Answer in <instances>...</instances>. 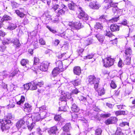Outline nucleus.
I'll use <instances>...</instances> for the list:
<instances>
[{
	"label": "nucleus",
	"mask_w": 135,
	"mask_h": 135,
	"mask_svg": "<svg viewBox=\"0 0 135 135\" xmlns=\"http://www.w3.org/2000/svg\"><path fill=\"white\" fill-rule=\"evenodd\" d=\"M100 79L96 78L94 75H91L88 76L87 78V81L89 84L92 85H94V88L95 90H97Z\"/></svg>",
	"instance_id": "f257e3e1"
},
{
	"label": "nucleus",
	"mask_w": 135,
	"mask_h": 135,
	"mask_svg": "<svg viewBox=\"0 0 135 135\" xmlns=\"http://www.w3.org/2000/svg\"><path fill=\"white\" fill-rule=\"evenodd\" d=\"M0 122L2 124L1 129L3 131H4L5 129H8L10 128L9 125L11 123L10 120L4 118Z\"/></svg>",
	"instance_id": "f03ea898"
},
{
	"label": "nucleus",
	"mask_w": 135,
	"mask_h": 135,
	"mask_svg": "<svg viewBox=\"0 0 135 135\" xmlns=\"http://www.w3.org/2000/svg\"><path fill=\"white\" fill-rule=\"evenodd\" d=\"M78 9L80 12L78 16V17L80 19H83L84 21L88 20L89 18V16L88 15L83 11L82 8L79 6L78 7Z\"/></svg>",
	"instance_id": "7ed1b4c3"
},
{
	"label": "nucleus",
	"mask_w": 135,
	"mask_h": 135,
	"mask_svg": "<svg viewBox=\"0 0 135 135\" xmlns=\"http://www.w3.org/2000/svg\"><path fill=\"white\" fill-rule=\"evenodd\" d=\"M113 59L110 57H108L102 60V61L104 63V66L105 67H107L113 65L114 62Z\"/></svg>",
	"instance_id": "20e7f679"
},
{
	"label": "nucleus",
	"mask_w": 135,
	"mask_h": 135,
	"mask_svg": "<svg viewBox=\"0 0 135 135\" xmlns=\"http://www.w3.org/2000/svg\"><path fill=\"white\" fill-rule=\"evenodd\" d=\"M46 112H43L40 114L38 113H36L34 114L33 115V120L35 121H38L41 119H43L46 117L45 115H45Z\"/></svg>",
	"instance_id": "39448f33"
},
{
	"label": "nucleus",
	"mask_w": 135,
	"mask_h": 135,
	"mask_svg": "<svg viewBox=\"0 0 135 135\" xmlns=\"http://www.w3.org/2000/svg\"><path fill=\"white\" fill-rule=\"evenodd\" d=\"M68 26L71 29L75 28L77 29H80L83 27V26L79 22H75L73 23L69 22Z\"/></svg>",
	"instance_id": "423d86ee"
},
{
	"label": "nucleus",
	"mask_w": 135,
	"mask_h": 135,
	"mask_svg": "<svg viewBox=\"0 0 135 135\" xmlns=\"http://www.w3.org/2000/svg\"><path fill=\"white\" fill-rule=\"evenodd\" d=\"M28 63V61L27 60L25 59H22L21 62V65L24 66V69L25 71L31 68V66Z\"/></svg>",
	"instance_id": "0eeeda50"
},
{
	"label": "nucleus",
	"mask_w": 135,
	"mask_h": 135,
	"mask_svg": "<svg viewBox=\"0 0 135 135\" xmlns=\"http://www.w3.org/2000/svg\"><path fill=\"white\" fill-rule=\"evenodd\" d=\"M100 6L97 1H94L90 2L89 4V7L93 9H98Z\"/></svg>",
	"instance_id": "6e6552de"
},
{
	"label": "nucleus",
	"mask_w": 135,
	"mask_h": 135,
	"mask_svg": "<svg viewBox=\"0 0 135 135\" xmlns=\"http://www.w3.org/2000/svg\"><path fill=\"white\" fill-rule=\"evenodd\" d=\"M50 63L47 61H45L42 63L39 69L41 71H46L47 70L48 67Z\"/></svg>",
	"instance_id": "1a4fd4ad"
},
{
	"label": "nucleus",
	"mask_w": 135,
	"mask_h": 135,
	"mask_svg": "<svg viewBox=\"0 0 135 135\" xmlns=\"http://www.w3.org/2000/svg\"><path fill=\"white\" fill-rule=\"evenodd\" d=\"M16 126L17 128V130H18L19 129L21 128L24 129L26 128V125L25 121L23 120H21L18 121L16 124Z\"/></svg>",
	"instance_id": "9d476101"
},
{
	"label": "nucleus",
	"mask_w": 135,
	"mask_h": 135,
	"mask_svg": "<svg viewBox=\"0 0 135 135\" xmlns=\"http://www.w3.org/2000/svg\"><path fill=\"white\" fill-rule=\"evenodd\" d=\"M117 121V119L115 117H111L105 121V123L107 125L111 124H113L116 122Z\"/></svg>",
	"instance_id": "9b49d317"
},
{
	"label": "nucleus",
	"mask_w": 135,
	"mask_h": 135,
	"mask_svg": "<svg viewBox=\"0 0 135 135\" xmlns=\"http://www.w3.org/2000/svg\"><path fill=\"white\" fill-rule=\"evenodd\" d=\"M58 130L57 127L56 126H54L50 128L48 131V133L50 134H56Z\"/></svg>",
	"instance_id": "f8f14e48"
},
{
	"label": "nucleus",
	"mask_w": 135,
	"mask_h": 135,
	"mask_svg": "<svg viewBox=\"0 0 135 135\" xmlns=\"http://www.w3.org/2000/svg\"><path fill=\"white\" fill-rule=\"evenodd\" d=\"M56 66L58 67L57 68L60 70L61 71H62L65 70L64 68L63 62L60 61H58L56 62Z\"/></svg>",
	"instance_id": "ddd939ff"
},
{
	"label": "nucleus",
	"mask_w": 135,
	"mask_h": 135,
	"mask_svg": "<svg viewBox=\"0 0 135 135\" xmlns=\"http://www.w3.org/2000/svg\"><path fill=\"white\" fill-rule=\"evenodd\" d=\"M110 29L113 32L118 31L119 30V26L117 24H112L110 25Z\"/></svg>",
	"instance_id": "4468645a"
},
{
	"label": "nucleus",
	"mask_w": 135,
	"mask_h": 135,
	"mask_svg": "<svg viewBox=\"0 0 135 135\" xmlns=\"http://www.w3.org/2000/svg\"><path fill=\"white\" fill-rule=\"evenodd\" d=\"M73 72L74 74L79 75L81 73V69L80 67H75L73 69Z\"/></svg>",
	"instance_id": "2eb2a0df"
},
{
	"label": "nucleus",
	"mask_w": 135,
	"mask_h": 135,
	"mask_svg": "<svg viewBox=\"0 0 135 135\" xmlns=\"http://www.w3.org/2000/svg\"><path fill=\"white\" fill-rule=\"evenodd\" d=\"M67 7L65 8H59V9L56 12V13L57 14V15L59 16L60 15H62L64 14L65 10H66Z\"/></svg>",
	"instance_id": "dca6fc26"
},
{
	"label": "nucleus",
	"mask_w": 135,
	"mask_h": 135,
	"mask_svg": "<svg viewBox=\"0 0 135 135\" xmlns=\"http://www.w3.org/2000/svg\"><path fill=\"white\" fill-rule=\"evenodd\" d=\"M61 104L62 105L59 107V110L64 112L66 111H67V106L66 105V102H64V103H61Z\"/></svg>",
	"instance_id": "f3484780"
},
{
	"label": "nucleus",
	"mask_w": 135,
	"mask_h": 135,
	"mask_svg": "<svg viewBox=\"0 0 135 135\" xmlns=\"http://www.w3.org/2000/svg\"><path fill=\"white\" fill-rule=\"evenodd\" d=\"M71 128V124L70 123H66L63 127V129L64 131L67 132L70 130Z\"/></svg>",
	"instance_id": "a211bd4d"
},
{
	"label": "nucleus",
	"mask_w": 135,
	"mask_h": 135,
	"mask_svg": "<svg viewBox=\"0 0 135 135\" xmlns=\"http://www.w3.org/2000/svg\"><path fill=\"white\" fill-rule=\"evenodd\" d=\"M17 27V26L16 24L9 23L7 29L12 30L15 29Z\"/></svg>",
	"instance_id": "6ab92c4d"
},
{
	"label": "nucleus",
	"mask_w": 135,
	"mask_h": 135,
	"mask_svg": "<svg viewBox=\"0 0 135 135\" xmlns=\"http://www.w3.org/2000/svg\"><path fill=\"white\" fill-rule=\"evenodd\" d=\"M116 3H114L112 1L108 4H106V6L105 5L104 7L106 9H108L110 7H117Z\"/></svg>",
	"instance_id": "aec40b11"
},
{
	"label": "nucleus",
	"mask_w": 135,
	"mask_h": 135,
	"mask_svg": "<svg viewBox=\"0 0 135 135\" xmlns=\"http://www.w3.org/2000/svg\"><path fill=\"white\" fill-rule=\"evenodd\" d=\"M95 36L100 42L102 43L103 42L104 37L103 35L98 34Z\"/></svg>",
	"instance_id": "412c9836"
},
{
	"label": "nucleus",
	"mask_w": 135,
	"mask_h": 135,
	"mask_svg": "<svg viewBox=\"0 0 135 135\" xmlns=\"http://www.w3.org/2000/svg\"><path fill=\"white\" fill-rule=\"evenodd\" d=\"M31 106L27 103H25V104L24 109L25 110L28 112H30L32 110Z\"/></svg>",
	"instance_id": "4be33fe9"
},
{
	"label": "nucleus",
	"mask_w": 135,
	"mask_h": 135,
	"mask_svg": "<svg viewBox=\"0 0 135 135\" xmlns=\"http://www.w3.org/2000/svg\"><path fill=\"white\" fill-rule=\"evenodd\" d=\"M60 71V70L57 68H56L54 69L52 71V74L54 76H56L57 75L59 74Z\"/></svg>",
	"instance_id": "5701e85b"
},
{
	"label": "nucleus",
	"mask_w": 135,
	"mask_h": 135,
	"mask_svg": "<svg viewBox=\"0 0 135 135\" xmlns=\"http://www.w3.org/2000/svg\"><path fill=\"white\" fill-rule=\"evenodd\" d=\"M71 109L74 112L76 113L78 112L79 110V108L74 103L73 104H72L71 107Z\"/></svg>",
	"instance_id": "b1692460"
},
{
	"label": "nucleus",
	"mask_w": 135,
	"mask_h": 135,
	"mask_svg": "<svg viewBox=\"0 0 135 135\" xmlns=\"http://www.w3.org/2000/svg\"><path fill=\"white\" fill-rule=\"evenodd\" d=\"M125 54L126 56L130 57L132 54L131 49L130 47H128L125 50Z\"/></svg>",
	"instance_id": "393cba45"
},
{
	"label": "nucleus",
	"mask_w": 135,
	"mask_h": 135,
	"mask_svg": "<svg viewBox=\"0 0 135 135\" xmlns=\"http://www.w3.org/2000/svg\"><path fill=\"white\" fill-rule=\"evenodd\" d=\"M56 4L58 5L59 8H65L66 7V6L64 5L62 3V2L60 0H57L56 1Z\"/></svg>",
	"instance_id": "a878e982"
},
{
	"label": "nucleus",
	"mask_w": 135,
	"mask_h": 135,
	"mask_svg": "<svg viewBox=\"0 0 135 135\" xmlns=\"http://www.w3.org/2000/svg\"><path fill=\"white\" fill-rule=\"evenodd\" d=\"M62 62L64 69L65 70L70 64V62L68 60H66L63 61Z\"/></svg>",
	"instance_id": "bb28decb"
},
{
	"label": "nucleus",
	"mask_w": 135,
	"mask_h": 135,
	"mask_svg": "<svg viewBox=\"0 0 135 135\" xmlns=\"http://www.w3.org/2000/svg\"><path fill=\"white\" fill-rule=\"evenodd\" d=\"M12 42L13 44L16 45L17 47H19L21 46L19 40L16 38H15L14 40H12Z\"/></svg>",
	"instance_id": "cd10ccee"
},
{
	"label": "nucleus",
	"mask_w": 135,
	"mask_h": 135,
	"mask_svg": "<svg viewBox=\"0 0 135 135\" xmlns=\"http://www.w3.org/2000/svg\"><path fill=\"white\" fill-rule=\"evenodd\" d=\"M98 94L100 96H102L104 95L105 93V90L104 88H100L99 89L98 91Z\"/></svg>",
	"instance_id": "c85d7f7f"
},
{
	"label": "nucleus",
	"mask_w": 135,
	"mask_h": 135,
	"mask_svg": "<svg viewBox=\"0 0 135 135\" xmlns=\"http://www.w3.org/2000/svg\"><path fill=\"white\" fill-rule=\"evenodd\" d=\"M25 100V97L24 96H21V99L20 101L17 102V104L21 105V104H23Z\"/></svg>",
	"instance_id": "c756f323"
},
{
	"label": "nucleus",
	"mask_w": 135,
	"mask_h": 135,
	"mask_svg": "<svg viewBox=\"0 0 135 135\" xmlns=\"http://www.w3.org/2000/svg\"><path fill=\"white\" fill-rule=\"evenodd\" d=\"M126 58L125 60L124 61V62L126 65H129L130 64L131 61L130 56L129 57L126 56Z\"/></svg>",
	"instance_id": "7c9ffc66"
},
{
	"label": "nucleus",
	"mask_w": 135,
	"mask_h": 135,
	"mask_svg": "<svg viewBox=\"0 0 135 135\" xmlns=\"http://www.w3.org/2000/svg\"><path fill=\"white\" fill-rule=\"evenodd\" d=\"M31 85V83H29L28 84H25L23 85L24 89L26 91L28 90L29 89H30V86Z\"/></svg>",
	"instance_id": "2f4dec72"
},
{
	"label": "nucleus",
	"mask_w": 135,
	"mask_h": 135,
	"mask_svg": "<svg viewBox=\"0 0 135 135\" xmlns=\"http://www.w3.org/2000/svg\"><path fill=\"white\" fill-rule=\"evenodd\" d=\"M95 29H102L103 28V26L99 23H97L95 26Z\"/></svg>",
	"instance_id": "473e14b6"
},
{
	"label": "nucleus",
	"mask_w": 135,
	"mask_h": 135,
	"mask_svg": "<svg viewBox=\"0 0 135 135\" xmlns=\"http://www.w3.org/2000/svg\"><path fill=\"white\" fill-rule=\"evenodd\" d=\"M75 4L73 2H71L69 4V8L72 10H74L75 8Z\"/></svg>",
	"instance_id": "72a5a7b5"
},
{
	"label": "nucleus",
	"mask_w": 135,
	"mask_h": 135,
	"mask_svg": "<svg viewBox=\"0 0 135 135\" xmlns=\"http://www.w3.org/2000/svg\"><path fill=\"white\" fill-rule=\"evenodd\" d=\"M102 131V130L100 128L96 129L95 131V135H101Z\"/></svg>",
	"instance_id": "f704fd0d"
},
{
	"label": "nucleus",
	"mask_w": 135,
	"mask_h": 135,
	"mask_svg": "<svg viewBox=\"0 0 135 135\" xmlns=\"http://www.w3.org/2000/svg\"><path fill=\"white\" fill-rule=\"evenodd\" d=\"M116 115H124L125 114V112L124 111H117L115 112Z\"/></svg>",
	"instance_id": "c9c22d12"
},
{
	"label": "nucleus",
	"mask_w": 135,
	"mask_h": 135,
	"mask_svg": "<svg viewBox=\"0 0 135 135\" xmlns=\"http://www.w3.org/2000/svg\"><path fill=\"white\" fill-rule=\"evenodd\" d=\"M81 81L79 80H76L73 81L72 84L74 86H78L80 84Z\"/></svg>",
	"instance_id": "e433bc0d"
},
{
	"label": "nucleus",
	"mask_w": 135,
	"mask_h": 135,
	"mask_svg": "<svg viewBox=\"0 0 135 135\" xmlns=\"http://www.w3.org/2000/svg\"><path fill=\"white\" fill-rule=\"evenodd\" d=\"M11 18L9 16L5 15L3 16L2 17V20L3 21L4 20H11Z\"/></svg>",
	"instance_id": "4c0bfd02"
},
{
	"label": "nucleus",
	"mask_w": 135,
	"mask_h": 135,
	"mask_svg": "<svg viewBox=\"0 0 135 135\" xmlns=\"http://www.w3.org/2000/svg\"><path fill=\"white\" fill-rule=\"evenodd\" d=\"M77 113H72L71 116L72 119H76L79 117V114Z\"/></svg>",
	"instance_id": "58836bf2"
},
{
	"label": "nucleus",
	"mask_w": 135,
	"mask_h": 135,
	"mask_svg": "<svg viewBox=\"0 0 135 135\" xmlns=\"http://www.w3.org/2000/svg\"><path fill=\"white\" fill-rule=\"evenodd\" d=\"M80 101L82 103H85L86 101V98L82 96H80L79 97Z\"/></svg>",
	"instance_id": "ea45409f"
},
{
	"label": "nucleus",
	"mask_w": 135,
	"mask_h": 135,
	"mask_svg": "<svg viewBox=\"0 0 135 135\" xmlns=\"http://www.w3.org/2000/svg\"><path fill=\"white\" fill-rule=\"evenodd\" d=\"M33 84L31 85V87H30V89L31 90H34L36 89L37 88V85L36 83H33Z\"/></svg>",
	"instance_id": "a19ab883"
},
{
	"label": "nucleus",
	"mask_w": 135,
	"mask_h": 135,
	"mask_svg": "<svg viewBox=\"0 0 135 135\" xmlns=\"http://www.w3.org/2000/svg\"><path fill=\"white\" fill-rule=\"evenodd\" d=\"M110 115V113L106 114V113H102L100 115V117H101L103 118H106L109 117Z\"/></svg>",
	"instance_id": "79ce46f5"
},
{
	"label": "nucleus",
	"mask_w": 135,
	"mask_h": 135,
	"mask_svg": "<svg viewBox=\"0 0 135 135\" xmlns=\"http://www.w3.org/2000/svg\"><path fill=\"white\" fill-rule=\"evenodd\" d=\"M58 6V5L55 4L54 5L52 8V9L56 13L59 9V7Z\"/></svg>",
	"instance_id": "37998d69"
},
{
	"label": "nucleus",
	"mask_w": 135,
	"mask_h": 135,
	"mask_svg": "<svg viewBox=\"0 0 135 135\" xmlns=\"http://www.w3.org/2000/svg\"><path fill=\"white\" fill-rule=\"evenodd\" d=\"M106 17L104 15H102L100 16L99 18V20L102 22H104L106 21Z\"/></svg>",
	"instance_id": "c03bdc74"
},
{
	"label": "nucleus",
	"mask_w": 135,
	"mask_h": 135,
	"mask_svg": "<svg viewBox=\"0 0 135 135\" xmlns=\"http://www.w3.org/2000/svg\"><path fill=\"white\" fill-rule=\"evenodd\" d=\"M7 119H11L14 118V116L11 113H8L6 116Z\"/></svg>",
	"instance_id": "a18cd8bd"
},
{
	"label": "nucleus",
	"mask_w": 135,
	"mask_h": 135,
	"mask_svg": "<svg viewBox=\"0 0 135 135\" xmlns=\"http://www.w3.org/2000/svg\"><path fill=\"white\" fill-rule=\"evenodd\" d=\"M119 20V16L113 18L110 20V22H117Z\"/></svg>",
	"instance_id": "49530a36"
},
{
	"label": "nucleus",
	"mask_w": 135,
	"mask_h": 135,
	"mask_svg": "<svg viewBox=\"0 0 135 135\" xmlns=\"http://www.w3.org/2000/svg\"><path fill=\"white\" fill-rule=\"evenodd\" d=\"M39 43L42 45H45L46 42L45 40L42 38H40L39 40Z\"/></svg>",
	"instance_id": "de8ad7c7"
},
{
	"label": "nucleus",
	"mask_w": 135,
	"mask_h": 135,
	"mask_svg": "<svg viewBox=\"0 0 135 135\" xmlns=\"http://www.w3.org/2000/svg\"><path fill=\"white\" fill-rule=\"evenodd\" d=\"M106 36H108L109 37H111L113 35L109 31H106V32L105 33Z\"/></svg>",
	"instance_id": "09e8293b"
},
{
	"label": "nucleus",
	"mask_w": 135,
	"mask_h": 135,
	"mask_svg": "<svg viewBox=\"0 0 135 135\" xmlns=\"http://www.w3.org/2000/svg\"><path fill=\"white\" fill-rule=\"evenodd\" d=\"M110 86L113 89L117 87V85L115 82L113 81H111Z\"/></svg>",
	"instance_id": "8fccbe9b"
},
{
	"label": "nucleus",
	"mask_w": 135,
	"mask_h": 135,
	"mask_svg": "<svg viewBox=\"0 0 135 135\" xmlns=\"http://www.w3.org/2000/svg\"><path fill=\"white\" fill-rule=\"evenodd\" d=\"M65 98V97L63 96L61 97L60 98V100L61 102H60L59 103V104L61 103H64V102H65L66 100Z\"/></svg>",
	"instance_id": "3c124183"
},
{
	"label": "nucleus",
	"mask_w": 135,
	"mask_h": 135,
	"mask_svg": "<svg viewBox=\"0 0 135 135\" xmlns=\"http://www.w3.org/2000/svg\"><path fill=\"white\" fill-rule=\"evenodd\" d=\"M129 123L126 122H123L120 124V126L121 127H123L126 125L129 126Z\"/></svg>",
	"instance_id": "603ef678"
},
{
	"label": "nucleus",
	"mask_w": 135,
	"mask_h": 135,
	"mask_svg": "<svg viewBox=\"0 0 135 135\" xmlns=\"http://www.w3.org/2000/svg\"><path fill=\"white\" fill-rule=\"evenodd\" d=\"M18 73V71L15 70L11 73V74L9 76L10 77H12L14 76Z\"/></svg>",
	"instance_id": "864d4df0"
},
{
	"label": "nucleus",
	"mask_w": 135,
	"mask_h": 135,
	"mask_svg": "<svg viewBox=\"0 0 135 135\" xmlns=\"http://www.w3.org/2000/svg\"><path fill=\"white\" fill-rule=\"evenodd\" d=\"M61 116L59 115H56L55 116L54 119L56 121H59L61 119Z\"/></svg>",
	"instance_id": "5fc2aeb1"
},
{
	"label": "nucleus",
	"mask_w": 135,
	"mask_h": 135,
	"mask_svg": "<svg viewBox=\"0 0 135 135\" xmlns=\"http://www.w3.org/2000/svg\"><path fill=\"white\" fill-rule=\"evenodd\" d=\"M12 5L13 8H16L18 6V4L17 3L15 2H12Z\"/></svg>",
	"instance_id": "6e6d98bb"
},
{
	"label": "nucleus",
	"mask_w": 135,
	"mask_h": 135,
	"mask_svg": "<svg viewBox=\"0 0 135 135\" xmlns=\"http://www.w3.org/2000/svg\"><path fill=\"white\" fill-rule=\"evenodd\" d=\"M127 21L126 19H124L121 22V24L124 25H127Z\"/></svg>",
	"instance_id": "4d7b16f0"
},
{
	"label": "nucleus",
	"mask_w": 135,
	"mask_h": 135,
	"mask_svg": "<svg viewBox=\"0 0 135 135\" xmlns=\"http://www.w3.org/2000/svg\"><path fill=\"white\" fill-rule=\"evenodd\" d=\"M46 27L48 28L49 30L52 32L53 33H54L56 32V31L55 30L53 29H52L49 26L47 25L46 26Z\"/></svg>",
	"instance_id": "13d9d810"
},
{
	"label": "nucleus",
	"mask_w": 135,
	"mask_h": 135,
	"mask_svg": "<svg viewBox=\"0 0 135 135\" xmlns=\"http://www.w3.org/2000/svg\"><path fill=\"white\" fill-rule=\"evenodd\" d=\"M37 86H39L40 87L42 86L44 84L43 82L41 81L40 82H38L37 83H36Z\"/></svg>",
	"instance_id": "bf43d9fd"
},
{
	"label": "nucleus",
	"mask_w": 135,
	"mask_h": 135,
	"mask_svg": "<svg viewBox=\"0 0 135 135\" xmlns=\"http://www.w3.org/2000/svg\"><path fill=\"white\" fill-rule=\"evenodd\" d=\"M123 64V63L122 61L120 59L118 63V66L119 67H121L122 66Z\"/></svg>",
	"instance_id": "052dcab7"
},
{
	"label": "nucleus",
	"mask_w": 135,
	"mask_h": 135,
	"mask_svg": "<svg viewBox=\"0 0 135 135\" xmlns=\"http://www.w3.org/2000/svg\"><path fill=\"white\" fill-rule=\"evenodd\" d=\"M39 61L38 59L36 57H35L34 60V64H36Z\"/></svg>",
	"instance_id": "680f3d73"
},
{
	"label": "nucleus",
	"mask_w": 135,
	"mask_h": 135,
	"mask_svg": "<svg viewBox=\"0 0 135 135\" xmlns=\"http://www.w3.org/2000/svg\"><path fill=\"white\" fill-rule=\"evenodd\" d=\"M106 105L109 108H112L113 107V105L108 103L106 104Z\"/></svg>",
	"instance_id": "e2e57ef3"
},
{
	"label": "nucleus",
	"mask_w": 135,
	"mask_h": 135,
	"mask_svg": "<svg viewBox=\"0 0 135 135\" xmlns=\"http://www.w3.org/2000/svg\"><path fill=\"white\" fill-rule=\"evenodd\" d=\"M10 41L9 40L6 39L3 42V44H8L10 43Z\"/></svg>",
	"instance_id": "0e129e2a"
},
{
	"label": "nucleus",
	"mask_w": 135,
	"mask_h": 135,
	"mask_svg": "<svg viewBox=\"0 0 135 135\" xmlns=\"http://www.w3.org/2000/svg\"><path fill=\"white\" fill-rule=\"evenodd\" d=\"M60 42V41L56 39V40L54 42V44L55 46L57 45Z\"/></svg>",
	"instance_id": "69168bd1"
},
{
	"label": "nucleus",
	"mask_w": 135,
	"mask_h": 135,
	"mask_svg": "<svg viewBox=\"0 0 135 135\" xmlns=\"http://www.w3.org/2000/svg\"><path fill=\"white\" fill-rule=\"evenodd\" d=\"M93 57V54L89 55L85 57L86 59H90L92 58Z\"/></svg>",
	"instance_id": "338daca9"
},
{
	"label": "nucleus",
	"mask_w": 135,
	"mask_h": 135,
	"mask_svg": "<svg viewBox=\"0 0 135 135\" xmlns=\"http://www.w3.org/2000/svg\"><path fill=\"white\" fill-rule=\"evenodd\" d=\"M5 33L2 31L0 30V36H4L5 35Z\"/></svg>",
	"instance_id": "774afa93"
}]
</instances>
